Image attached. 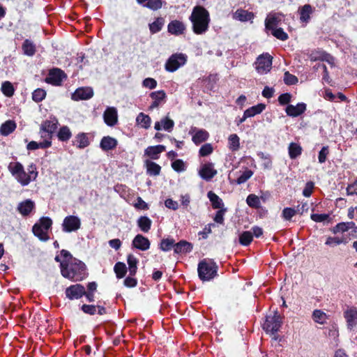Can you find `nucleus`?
<instances>
[{
	"label": "nucleus",
	"mask_w": 357,
	"mask_h": 357,
	"mask_svg": "<svg viewBox=\"0 0 357 357\" xmlns=\"http://www.w3.org/2000/svg\"><path fill=\"white\" fill-rule=\"evenodd\" d=\"M189 20L192 23V31L197 35L205 33L209 28L211 21L209 12L202 6H195Z\"/></svg>",
	"instance_id": "f257e3e1"
},
{
	"label": "nucleus",
	"mask_w": 357,
	"mask_h": 357,
	"mask_svg": "<svg viewBox=\"0 0 357 357\" xmlns=\"http://www.w3.org/2000/svg\"><path fill=\"white\" fill-rule=\"evenodd\" d=\"M60 268L63 277L74 282L83 280L87 275L85 264L77 259L70 263L61 262Z\"/></svg>",
	"instance_id": "f03ea898"
},
{
	"label": "nucleus",
	"mask_w": 357,
	"mask_h": 357,
	"mask_svg": "<svg viewBox=\"0 0 357 357\" xmlns=\"http://www.w3.org/2000/svg\"><path fill=\"white\" fill-rule=\"evenodd\" d=\"M218 266L213 259H204L197 267L199 278L202 281H209L218 275Z\"/></svg>",
	"instance_id": "7ed1b4c3"
},
{
	"label": "nucleus",
	"mask_w": 357,
	"mask_h": 357,
	"mask_svg": "<svg viewBox=\"0 0 357 357\" xmlns=\"http://www.w3.org/2000/svg\"><path fill=\"white\" fill-rule=\"evenodd\" d=\"M282 318L278 314V311H275L273 315H267L266 320L262 325L263 329L266 333L275 334L280 331L282 324Z\"/></svg>",
	"instance_id": "20e7f679"
},
{
	"label": "nucleus",
	"mask_w": 357,
	"mask_h": 357,
	"mask_svg": "<svg viewBox=\"0 0 357 357\" xmlns=\"http://www.w3.org/2000/svg\"><path fill=\"white\" fill-rule=\"evenodd\" d=\"M58 124V120L55 116H51L50 119L44 121L40 128V137L42 138H49V139H52L53 134L57 129Z\"/></svg>",
	"instance_id": "39448f33"
},
{
	"label": "nucleus",
	"mask_w": 357,
	"mask_h": 357,
	"mask_svg": "<svg viewBox=\"0 0 357 357\" xmlns=\"http://www.w3.org/2000/svg\"><path fill=\"white\" fill-rule=\"evenodd\" d=\"M272 62L273 56L268 53H263L257 58L255 69L261 75L266 74L271 70Z\"/></svg>",
	"instance_id": "423d86ee"
},
{
	"label": "nucleus",
	"mask_w": 357,
	"mask_h": 357,
	"mask_svg": "<svg viewBox=\"0 0 357 357\" xmlns=\"http://www.w3.org/2000/svg\"><path fill=\"white\" fill-rule=\"evenodd\" d=\"M187 61V56L185 54H173L166 61L165 68L167 71L173 73L178 70L181 66H183Z\"/></svg>",
	"instance_id": "0eeeda50"
},
{
	"label": "nucleus",
	"mask_w": 357,
	"mask_h": 357,
	"mask_svg": "<svg viewBox=\"0 0 357 357\" xmlns=\"http://www.w3.org/2000/svg\"><path fill=\"white\" fill-rule=\"evenodd\" d=\"M66 77V75L63 70L58 68H54L49 70L45 81L46 83L53 86H61L63 79Z\"/></svg>",
	"instance_id": "6e6552de"
},
{
	"label": "nucleus",
	"mask_w": 357,
	"mask_h": 357,
	"mask_svg": "<svg viewBox=\"0 0 357 357\" xmlns=\"http://www.w3.org/2000/svg\"><path fill=\"white\" fill-rule=\"evenodd\" d=\"M81 227V220L75 215L66 216L62 223V230L66 233L76 231Z\"/></svg>",
	"instance_id": "1a4fd4ad"
},
{
	"label": "nucleus",
	"mask_w": 357,
	"mask_h": 357,
	"mask_svg": "<svg viewBox=\"0 0 357 357\" xmlns=\"http://www.w3.org/2000/svg\"><path fill=\"white\" fill-rule=\"evenodd\" d=\"M85 287L81 284H72L65 290V294L68 299L78 300L84 296Z\"/></svg>",
	"instance_id": "9d476101"
},
{
	"label": "nucleus",
	"mask_w": 357,
	"mask_h": 357,
	"mask_svg": "<svg viewBox=\"0 0 357 357\" xmlns=\"http://www.w3.org/2000/svg\"><path fill=\"white\" fill-rule=\"evenodd\" d=\"M217 170L214 169V165L212 162L204 164L199 171V176L205 181H211L216 174Z\"/></svg>",
	"instance_id": "9b49d317"
},
{
	"label": "nucleus",
	"mask_w": 357,
	"mask_h": 357,
	"mask_svg": "<svg viewBox=\"0 0 357 357\" xmlns=\"http://www.w3.org/2000/svg\"><path fill=\"white\" fill-rule=\"evenodd\" d=\"M307 109V105L305 102H298L296 105H288L285 108L287 116L298 117L302 115Z\"/></svg>",
	"instance_id": "f8f14e48"
},
{
	"label": "nucleus",
	"mask_w": 357,
	"mask_h": 357,
	"mask_svg": "<svg viewBox=\"0 0 357 357\" xmlns=\"http://www.w3.org/2000/svg\"><path fill=\"white\" fill-rule=\"evenodd\" d=\"M93 96V91L91 87H80L75 90L72 95V99L78 101L89 100Z\"/></svg>",
	"instance_id": "ddd939ff"
},
{
	"label": "nucleus",
	"mask_w": 357,
	"mask_h": 357,
	"mask_svg": "<svg viewBox=\"0 0 357 357\" xmlns=\"http://www.w3.org/2000/svg\"><path fill=\"white\" fill-rule=\"evenodd\" d=\"M103 119L108 126H114L118 122L117 109L114 107H107L104 112Z\"/></svg>",
	"instance_id": "4468645a"
},
{
	"label": "nucleus",
	"mask_w": 357,
	"mask_h": 357,
	"mask_svg": "<svg viewBox=\"0 0 357 357\" xmlns=\"http://www.w3.org/2000/svg\"><path fill=\"white\" fill-rule=\"evenodd\" d=\"M8 169L16 178L17 182L20 183V179H22L23 176H24V169L23 165L20 162H11L8 166Z\"/></svg>",
	"instance_id": "2eb2a0df"
},
{
	"label": "nucleus",
	"mask_w": 357,
	"mask_h": 357,
	"mask_svg": "<svg viewBox=\"0 0 357 357\" xmlns=\"http://www.w3.org/2000/svg\"><path fill=\"white\" fill-rule=\"evenodd\" d=\"M186 29L185 24L178 20H172L167 25V31L174 36H180L185 33Z\"/></svg>",
	"instance_id": "dca6fc26"
},
{
	"label": "nucleus",
	"mask_w": 357,
	"mask_h": 357,
	"mask_svg": "<svg viewBox=\"0 0 357 357\" xmlns=\"http://www.w3.org/2000/svg\"><path fill=\"white\" fill-rule=\"evenodd\" d=\"M150 97L153 99V102L149 106V109L153 110L155 108L158 107L162 102H165L167 95L165 91L160 90L151 92Z\"/></svg>",
	"instance_id": "f3484780"
},
{
	"label": "nucleus",
	"mask_w": 357,
	"mask_h": 357,
	"mask_svg": "<svg viewBox=\"0 0 357 357\" xmlns=\"http://www.w3.org/2000/svg\"><path fill=\"white\" fill-rule=\"evenodd\" d=\"M81 310L87 314L94 315L98 313L99 315H104L107 313V309L102 305H94L84 304L81 306Z\"/></svg>",
	"instance_id": "a211bd4d"
},
{
	"label": "nucleus",
	"mask_w": 357,
	"mask_h": 357,
	"mask_svg": "<svg viewBox=\"0 0 357 357\" xmlns=\"http://www.w3.org/2000/svg\"><path fill=\"white\" fill-rule=\"evenodd\" d=\"M282 13L269 14L265 20V28L268 31L278 28L282 21Z\"/></svg>",
	"instance_id": "6ab92c4d"
},
{
	"label": "nucleus",
	"mask_w": 357,
	"mask_h": 357,
	"mask_svg": "<svg viewBox=\"0 0 357 357\" xmlns=\"http://www.w3.org/2000/svg\"><path fill=\"white\" fill-rule=\"evenodd\" d=\"M132 245L139 250L146 251L149 249L151 243L148 238L142 234H137L132 240Z\"/></svg>",
	"instance_id": "aec40b11"
},
{
	"label": "nucleus",
	"mask_w": 357,
	"mask_h": 357,
	"mask_svg": "<svg viewBox=\"0 0 357 357\" xmlns=\"http://www.w3.org/2000/svg\"><path fill=\"white\" fill-rule=\"evenodd\" d=\"M165 150L166 147L164 145L150 146L144 150V155L151 160H158L160 158V153Z\"/></svg>",
	"instance_id": "412c9836"
},
{
	"label": "nucleus",
	"mask_w": 357,
	"mask_h": 357,
	"mask_svg": "<svg viewBox=\"0 0 357 357\" xmlns=\"http://www.w3.org/2000/svg\"><path fill=\"white\" fill-rule=\"evenodd\" d=\"M35 208V203L31 199H26L19 203L17 206V211L22 216H28Z\"/></svg>",
	"instance_id": "4be33fe9"
},
{
	"label": "nucleus",
	"mask_w": 357,
	"mask_h": 357,
	"mask_svg": "<svg viewBox=\"0 0 357 357\" xmlns=\"http://www.w3.org/2000/svg\"><path fill=\"white\" fill-rule=\"evenodd\" d=\"M118 145V141L110 136L103 137L100 143V147L104 151H109L114 149Z\"/></svg>",
	"instance_id": "5701e85b"
},
{
	"label": "nucleus",
	"mask_w": 357,
	"mask_h": 357,
	"mask_svg": "<svg viewBox=\"0 0 357 357\" xmlns=\"http://www.w3.org/2000/svg\"><path fill=\"white\" fill-rule=\"evenodd\" d=\"M313 8L310 4H305L303 6L299 7L298 13L300 15V21L302 23H308L310 20V15L313 13Z\"/></svg>",
	"instance_id": "b1692460"
},
{
	"label": "nucleus",
	"mask_w": 357,
	"mask_h": 357,
	"mask_svg": "<svg viewBox=\"0 0 357 357\" xmlns=\"http://www.w3.org/2000/svg\"><path fill=\"white\" fill-rule=\"evenodd\" d=\"M192 244L185 240L174 243V251L176 254L189 253L192 250Z\"/></svg>",
	"instance_id": "393cba45"
},
{
	"label": "nucleus",
	"mask_w": 357,
	"mask_h": 357,
	"mask_svg": "<svg viewBox=\"0 0 357 357\" xmlns=\"http://www.w3.org/2000/svg\"><path fill=\"white\" fill-rule=\"evenodd\" d=\"M144 165L146 169V173L149 176H158L161 172V167L155 162L146 160L144 162Z\"/></svg>",
	"instance_id": "a878e982"
},
{
	"label": "nucleus",
	"mask_w": 357,
	"mask_h": 357,
	"mask_svg": "<svg viewBox=\"0 0 357 357\" xmlns=\"http://www.w3.org/2000/svg\"><path fill=\"white\" fill-rule=\"evenodd\" d=\"M17 128L16 123L13 120H8L1 124L0 134L3 136H8L13 132Z\"/></svg>",
	"instance_id": "bb28decb"
},
{
	"label": "nucleus",
	"mask_w": 357,
	"mask_h": 357,
	"mask_svg": "<svg viewBox=\"0 0 357 357\" xmlns=\"http://www.w3.org/2000/svg\"><path fill=\"white\" fill-rule=\"evenodd\" d=\"M73 144L76 145L78 149H82L90 144V142L87 135L84 132H80L75 137V140L73 142Z\"/></svg>",
	"instance_id": "cd10ccee"
},
{
	"label": "nucleus",
	"mask_w": 357,
	"mask_h": 357,
	"mask_svg": "<svg viewBox=\"0 0 357 357\" xmlns=\"http://www.w3.org/2000/svg\"><path fill=\"white\" fill-rule=\"evenodd\" d=\"M312 59L314 61H326L330 64H332L333 63V57L328 53H327L325 51L323 50H319L312 52Z\"/></svg>",
	"instance_id": "c85d7f7f"
},
{
	"label": "nucleus",
	"mask_w": 357,
	"mask_h": 357,
	"mask_svg": "<svg viewBox=\"0 0 357 357\" xmlns=\"http://www.w3.org/2000/svg\"><path fill=\"white\" fill-rule=\"evenodd\" d=\"M254 13L243 9H237L234 13V18L241 22H248L254 18Z\"/></svg>",
	"instance_id": "c756f323"
},
{
	"label": "nucleus",
	"mask_w": 357,
	"mask_h": 357,
	"mask_svg": "<svg viewBox=\"0 0 357 357\" xmlns=\"http://www.w3.org/2000/svg\"><path fill=\"white\" fill-rule=\"evenodd\" d=\"M127 263L128 264L129 275L135 276L137 271V264L139 260L132 254H129L127 256Z\"/></svg>",
	"instance_id": "7c9ffc66"
},
{
	"label": "nucleus",
	"mask_w": 357,
	"mask_h": 357,
	"mask_svg": "<svg viewBox=\"0 0 357 357\" xmlns=\"http://www.w3.org/2000/svg\"><path fill=\"white\" fill-rule=\"evenodd\" d=\"M137 226L140 229V230L144 233H147L149 231L151 227L152 221L147 216H140L137 221Z\"/></svg>",
	"instance_id": "2f4dec72"
},
{
	"label": "nucleus",
	"mask_w": 357,
	"mask_h": 357,
	"mask_svg": "<svg viewBox=\"0 0 357 357\" xmlns=\"http://www.w3.org/2000/svg\"><path fill=\"white\" fill-rule=\"evenodd\" d=\"M207 197L211 202V205L213 208L214 209H221L224 208V203L222 199L219 197L215 192L213 191H209L207 194Z\"/></svg>",
	"instance_id": "473e14b6"
},
{
	"label": "nucleus",
	"mask_w": 357,
	"mask_h": 357,
	"mask_svg": "<svg viewBox=\"0 0 357 357\" xmlns=\"http://www.w3.org/2000/svg\"><path fill=\"white\" fill-rule=\"evenodd\" d=\"M22 49L23 53L29 56H32L36 52V45L29 39L24 40L22 43Z\"/></svg>",
	"instance_id": "72a5a7b5"
},
{
	"label": "nucleus",
	"mask_w": 357,
	"mask_h": 357,
	"mask_svg": "<svg viewBox=\"0 0 357 357\" xmlns=\"http://www.w3.org/2000/svg\"><path fill=\"white\" fill-rule=\"evenodd\" d=\"M209 137L208 132L205 130H197L192 137V142L196 144L199 145L201 143L206 141Z\"/></svg>",
	"instance_id": "f704fd0d"
},
{
	"label": "nucleus",
	"mask_w": 357,
	"mask_h": 357,
	"mask_svg": "<svg viewBox=\"0 0 357 357\" xmlns=\"http://www.w3.org/2000/svg\"><path fill=\"white\" fill-rule=\"evenodd\" d=\"M165 24V19L162 17H157L154 22L149 24L151 33L154 34L160 31Z\"/></svg>",
	"instance_id": "c9c22d12"
},
{
	"label": "nucleus",
	"mask_w": 357,
	"mask_h": 357,
	"mask_svg": "<svg viewBox=\"0 0 357 357\" xmlns=\"http://www.w3.org/2000/svg\"><path fill=\"white\" fill-rule=\"evenodd\" d=\"M33 234L37 236L40 240L46 241L49 239L47 231L41 227V225L36 223L32 227Z\"/></svg>",
	"instance_id": "e433bc0d"
},
{
	"label": "nucleus",
	"mask_w": 357,
	"mask_h": 357,
	"mask_svg": "<svg viewBox=\"0 0 357 357\" xmlns=\"http://www.w3.org/2000/svg\"><path fill=\"white\" fill-rule=\"evenodd\" d=\"M71 137L72 132L67 126H61L57 132V137L61 142H68Z\"/></svg>",
	"instance_id": "4c0bfd02"
},
{
	"label": "nucleus",
	"mask_w": 357,
	"mask_h": 357,
	"mask_svg": "<svg viewBox=\"0 0 357 357\" xmlns=\"http://www.w3.org/2000/svg\"><path fill=\"white\" fill-rule=\"evenodd\" d=\"M266 108V105L264 103H259L256 105L249 107L244 112L249 118L252 117L257 114H261Z\"/></svg>",
	"instance_id": "58836bf2"
},
{
	"label": "nucleus",
	"mask_w": 357,
	"mask_h": 357,
	"mask_svg": "<svg viewBox=\"0 0 357 357\" xmlns=\"http://www.w3.org/2000/svg\"><path fill=\"white\" fill-rule=\"evenodd\" d=\"M289 155L291 159H296L302 153V147L296 143L291 142L288 147Z\"/></svg>",
	"instance_id": "ea45409f"
},
{
	"label": "nucleus",
	"mask_w": 357,
	"mask_h": 357,
	"mask_svg": "<svg viewBox=\"0 0 357 357\" xmlns=\"http://www.w3.org/2000/svg\"><path fill=\"white\" fill-rule=\"evenodd\" d=\"M151 121V120L150 116L144 114L143 112H140L136 118L137 123L145 129H147L150 127Z\"/></svg>",
	"instance_id": "a19ab883"
},
{
	"label": "nucleus",
	"mask_w": 357,
	"mask_h": 357,
	"mask_svg": "<svg viewBox=\"0 0 357 357\" xmlns=\"http://www.w3.org/2000/svg\"><path fill=\"white\" fill-rule=\"evenodd\" d=\"M114 271L116 278L121 279L126 276L127 273V267L123 262L119 261L114 265Z\"/></svg>",
	"instance_id": "79ce46f5"
},
{
	"label": "nucleus",
	"mask_w": 357,
	"mask_h": 357,
	"mask_svg": "<svg viewBox=\"0 0 357 357\" xmlns=\"http://www.w3.org/2000/svg\"><path fill=\"white\" fill-rule=\"evenodd\" d=\"M38 174V172H37V170L29 172L28 173H26L24 171V176H23L22 179H20V184L22 186L28 185L31 183V181L36 180Z\"/></svg>",
	"instance_id": "37998d69"
},
{
	"label": "nucleus",
	"mask_w": 357,
	"mask_h": 357,
	"mask_svg": "<svg viewBox=\"0 0 357 357\" xmlns=\"http://www.w3.org/2000/svg\"><path fill=\"white\" fill-rule=\"evenodd\" d=\"M253 241V235L250 231H243L239 236V243L243 246L249 245Z\"/></svg>",
	"instance_id": "c03bdc74"
},
{
	"label": "nucleus",
	"mask_w": 357,
	"mask_h": 357,
	"mask_svg": "<svg viewBox=\"0 0 357 357\" xmlns=\"http://www.w3.org/2000/svg\"><path fill=\"white\" fill-rule=\"evenodd\" d=\"M328 318L327 314L321 310H314L312 312V319L314 322L324 324Z\"/></svg>",
	"instance_id": "a18cd8bd"
},
{
	"label": "nucleus",
	"mask_w": 357,
	"mask_h": 357,
	"mask_svg": "<svg viewBox=\"0 0 357 357\" xmlns=\"http://www.w3.org/2000/svg\"><path fill=\"white\" fill-rule=\"evenodd\" d=\"M1 90L6 97H12L15 93L13 85L9 81H5L2 83Z\"/></svg>",
	"instance_id": "49530a36"
},
{
	"label": "nucleus",
	"mask_w": 357,
	"mask_h": 357,
	"mask_svg": "<svg viewBox=\"0 0 357 357\" xmlns=\"http://www.w3.org/2000/svg\"><path fill=\"white\" fill-rule=\"evenodd\" d=\"M229 148L232 151H238L240 148V139L236 134H231L229 137Z\"/></svg>",
	"instance_id": "de8ad7c7"
},
{
	"label": "nucleus",
	"mask_w": 357,
	"mask_h": 357,
	"mask_svg": "<svg viewBox=\"0 0 357 357\" xmlns=\"http://www.w3.org/2000/svg\"><path fill=\"white\" fill-rule=\"evenodd\" d=\"M253 174V171L245 167V170L235 180V183L238 185L245 183L252 176Z\"/></svg>",
	"instance_id": "09e8293b"
},
{
	"label": "nucleus",
	"mask_w": 357,
	"mask_h": 357,
	"mask_svg": "<svg viewBox=\"0 0 357 357\" xmlns=\"http://www.w3.org/2000/svg\"><path fill=\"white\" fill-rule=\"evenodd\" d=\"M175 241L174 238H164L161 240L159 248L164 252L171 250L172 248L174 249Z\"/></svg>",
	"instance_id": "8fccbe9b"
},
{
	"label": "nucleus",
	"mask_w": 357,
	"mask_h": 357,
	"mask_svg": "<svg viewBox=\"0 0 357 357\" xmlns=\"http://www.w3.org/2000/svg\"><path fill=\"white\" fill-rule=\"evenodd\" d=\"M348 243V240L347 238H339L337 236H328L326 238L325 244L328 246H334L340 244H347Z\"/></svg>",
	"instance_id": "3c124183"
},
{
	"label": "nucleus",
	"mask_w": 357,
	"mask_h": 357,
	"mask_svg": "<svg viewBox=\"0 0 357 357\" xmlns=\"http://www.w3.org/2000/svg\"><path fill=\"white\" fill-rule=\"evenodd\" d=\"M270 31L271 34L278 40L284 41L289 38L288 34L284 32L282 28H275Z\"/></svg>",
	"instance_id": "603ef678"
},
{
	"label": "nucleus",
	"mask_w": 357,
	"mask_h": 357,
	"mask_svg": "<svg viewBox=\"0 0 357 357\" xmlns=\"http://www.w3.org/2000/svg\"><path fill=\"white\" fill-rule=\"evenodd\" d=\"M246 202L250 207L254 208H259L261 204L259 198L254 194H250L248 196Z\"/></svg>",
	"instance_id": "864d4df0"
},
{
	"label": "nucleus",
	"mask_w": 357,
	"mask_h": 357,
	"mask_svg": "<svg viewBox=\"0 0 357 357\" xmlns=\"http://www.w3.org/2000/svg\"><path fill=\"white\" fill-rule=\"evenodd\" d=\"M46 94L44 89L38 88L32 93V99L36 102H40L45 98Z\"/></svg>",
	"instance_id": "5fc2aeb1"
},
{
	"label": "nucleus",
	"mask_w": 357,
	"mask_h": 357,
	"mask_svg": "<svg viewBox=\"0 0 357 357\" xmlns=\"http://www.w3.org/2000/svg\"><path fill=\"white\" fill-rule=\"evenodd\" d=\"M213 151V147L211 144L206 143L201 146L199 150L200 157H206L211 154Z\"/></svg>",
	"instance_id": "6e6d98bb"
},
{
	"label": "nucleus",
	"mask_w": 357,
	"mask_h": 357,
	"mask_svg": "<svg viewBox=\"0 0 357 357\" xmlns=\"http://www.w3.org/2000/svg\"><path fill=\"white\" fill-rule=\"evenodd\" d=\"M162 6V0H148L147 2L144 4V7L149 8L153 10H157L161 8Z\"/></svg>",
	"instance_id": "4d7b16f0"
},
{
	"label": "nucleus",
	"mask_w": 357,
	"mask_h": 357,
	"mask_svg": "<svg viewBox=\"0 0 357 357\" xmlns=\"http://www.w3.org/2000/svg\"><path fill=\"white\" fill-rule=\"evenodd\" d=\"M298 79L294 75L291 74L289 71H286L284 74V82L287 85H294L297 84Z\"/></svg>",
	"instance_id": "13d9d810"
},
{
	"label": "nucleus",
	"mask_w": 357,
	"mask_h": 357,
	"mask_svg": "<svg viewBox=\"0 0 357 357\" xmlns=\"http://www.w3.org/2000/svg\"><path fill=\"white\" fill-rule=\"evenodd\" d=\"M297 213V211L294 208L286 207L282 210V217L286 220H291Z\"/></svg>",
	"instance_id": "bf43d9fd"
},
{
	"label": "nucleus",
	"mask_w": 357,
	"mask_h": 357,
	"mask_svg": "<svg viewBox=\"0 0 357 357\" xmlns=\"http://www.w3.org/2000/svg\"><path fill=\"white\" fill-rule=\"evenodd\" d=\"M160 123L162 126V128L168 132H171L174 126V121L168 116L162 119Z\"/></svg>",
	"instance_id": "052dcab7"
},
{
	"label": "nucleus",
	"mask_w": 357,
	"mask_h": 357,
	"mask_svg": "<svg viewBox=\"0 0 357 357\" xmlns=\"http://www.w3.org/2000/svg\"><path fill=\"white\" fill-rule=\"evenodd\" d=\"M172 167L177 172H181L185 170V163L181 159H176L172 162Z\"/></svg>",
	"instance_id": "680f3d73"
},
{
	"label": "nucleus",
	"mask_w": 357,
	"mask_h": 357,
	"mask_svg": "<svg viewBox=\"0 0 357 357\" xmlns=\"http://www.w3.org/2000/svg\"><path fill=\"white\" fill-rule=\"evenodd\" d=\"M292 95L290 93H284L278 96V100L280 105H289L291 101Z\"/></svg>",
	"instance_id": "e2e57ef3"
},
{
	"label": "nucleus",
	"mask_w": 357,
	"mask_h": 357,
	"mask_svg": "<svg viewBox=\"0 0 357 357\" xmlns=\"http://www.w3.org/2000/svg\"><path fill=\"white\" fill-rule=\"evenodd\" d=\"M38 225H41V227L47 231L52 225V220L49 217H42L40 218Z\"/></svg>",
	"instance_id": "0e129e2a"
},
{
	"label": "nucleus",
	"mask_w": 357,
	"mask_h": 357,
	"mask_svg": "<svg viewBox=\"0 0 357 357\" xmlns=\"http://www.w3.org/2000/svg\"><path fill=\"white\" fill-rule=\"evenodd\" d=\"M329 154V148L328 146H324L321 148L318 155V160L319 163H324L326 161L327 156Z\"/></svg>",
	"instance_id": "69168bd1"
},
{
	"label": "nucleus",
	"mask_w": 357,
	"mask_h": 357,
	"mask_svg": "<svg viewBox=\"0 0 357 357\" xmlns=\"http://www.w3.org/2000/svg\"><path fill=\"white\" fill-rule=\"evenodd\" d=\"M310 218L315 222H321L330 219V216L328 214L322 213H312L310 215Z\"/></svg>",
	"instance_id": "338daca9"
},
{
	"label": "nucleus",
	"mask_w": 357,
	"mask_h": 357,
	"mask_svg": "<svg viewBox=\"0 0 357 357\" xmlns=\"http://www.w3.org/2000/svg\"><path fill=\"white\" fill-rule=\"evenodd\" d=\"M133 206L137 210H148L149 208V204L141 197H137V202Z\"/></svg>",
	"instance_id": "774afa93"
}]
</instances>
